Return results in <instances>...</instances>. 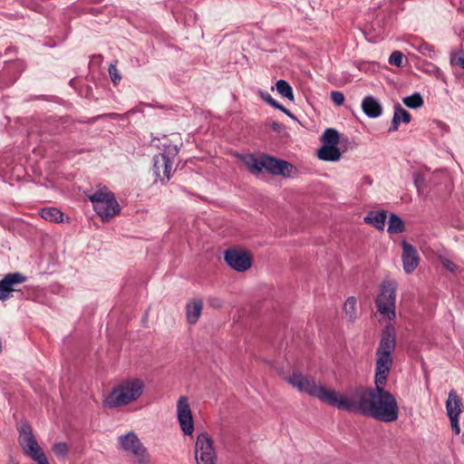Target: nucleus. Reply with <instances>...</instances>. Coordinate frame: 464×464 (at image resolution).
I'll return each mask as SVG.
<instances>
[{
  "label": "nucleus",
  "mask_w": 464,
  "mask_h": 464,
  "mask_svg": "<svg viewBox=\"0 0 464 464\" xmlns=\"http://www.w3.org/2000/svg\"><path fill=\"white\" fill-rule=\"evenodd\" d=\"M395 345V329L391 324L386 325L375 353L374 387L354 386L341 394L317 384L313 378L299 372H293L288 377V382L300 392L317 398L338 410L359 413L383 422L395 421L399 417L398 402L395 396L385 389Z\"/></svg>",
  "instance_id": "f257e3e1"
},
{
  "label": "nucleus",
  "mask_w": 464,
  "mask_h": 464,
  "mask_svg": "<svg viewBox=\"0 0 464 464\" xmlns=\"http://www.w3.org/2000/svg\"><path fill=\"white\" fill-rule=\"evenodd\" d=\"M142 379L129 377L115 385L104 399L108 408H120L137 401L144 392Z\"/></svg>",
  "instance_id": "f03ea898"
},
{
  "label": "nucleus",
  "mask_w": 464,
  "mask_h": 464,
  "mask_svg": "<svg viewBox=\"0 0 464 464\" xmlns=\"http://www.w3.org/2000/svg\"><path fill=\"white\" fill-rule=\"evenodd\" d=\"M88 198L92 203L97 215L103 221L111 220L121 211V207L114 194L105 187L89 195Z\"/></svg>",
  "instance_id": "7ed1b4c3"
},
{
  "label": "nucleus",
  "mask_w": 464,
  "mask_h": 464,
  "mask_svg": "<svg viewBox=\"0 0 464 464\" xmlns=\"http://www.w3.org/2000/svg\"><path fill=\"white\" fill-rule=\"evenodd\" d=\"M118 442L121 450L134 457L136 464L150 463V456L147 449L133 431L120 436Z\"/></svg>",
  "instance_id": "20e7f679"
},
{
  "label": "nucleus",
  "mask_w": 464,
  "mask_h": 464,
  "mask_svg": "<svg viewBox=\"0 0 464 464\" xmlns=\"http://www.w3.org/2000/svg\"><path fill=\"white\" fill-rule=\"evenodd\" d=\"M396 283L386 280L381 285V292L376 299L378 312L389 320L395 318Z\"/></svg>",
  "instance_id": "39448f33"
},
{
  "label": "nucleus",
  "mask_w": 464,
  "mask_h": 464,
  "mask_svg": "<svg viewBox=\"0 0 464 464\" xmlns=\"http://www.w3.org/2000/svg\"><path fill=\"white\" fill-rule=\"evenodd\" d=\"M195 459L197 464H217L218 456L214 440L207 432L198 434L196 439Z\"/></svg>",
  "instance_id": "423d86ee"
},
{
  "label": "nucleus",
  "mask_w": 464,
  "mask_h": 464,
  "mask_svg": "<svg viewBox=\"0 0 464 464\" xmlns=\"http://www.w3.org/2000/svg\"><path fill=\"white\" fill-rule=\"evenodd\" d=\"M20 444L25 454L30 456L38 464H49L43 450L34 439L30 428L23 427L20 430Z\"/></svg>",
  "instance_id": "0eeeda50"
},
{
  "label": "nucleus",
  "mask_w": 464,
  "mask_h": 464,
  "mask_svg": "<svg viewBox=\"0 0 464 464\" xmlns=\"http://www.w3.org/2000/svg\"><path fill=\"white\" fill-rule=\"evenodd\" d=\"M177 417L181 430L185 435H192L194 421L190 406L186 396H181L177 402Z\"/></svg>",
  "instance_id": "6e6552de"
},
{
  "label": "nucleus",
  "mask_w": 464,
  "mask_h": 464,
  "mask_svg": "<svg viewBox=\"0 0 464 464\" xmlns=\"http://www.w3.org/2000/svg\"><path fill=\"white\" fill-rule=\"evenodd\" d=\"M447 415L450 420L452 431L458 435L460 433L459 416L462 412V401L454 390L449 392L446 401Z\"/></svg>",
  "instance_id": "1a4fd4ad"
},
{
  "label": "nucleus",
  "mask_w": 464,
  "mask_h": 464,
  "mask_svg": "<svg viewBox=\"0 0 464 464\" xmlns=\"http://www.w3.org/2000/svg\"><path fill=\"white\" fill-rule=\"evenodd\" d=\"M225 261L233 269L238 272L247 270L252 265L249 255L241 249H228L225 252Z\"/></svg>",
  "instance_id": "9d476101"
},
{
  "label": "nucleus",
  "mask_w": 464,
  "mask_h": 464,
  "mask_svg": "<svg viewBox=\"0 0 464 464\" xmlns=\"http://www.w3.org/2000/svg\"><path fill=\"white\" fill-rule=\"evenodd\" d=\"M263 169H266L273 175H280L283 177H291L295 167L283 160L274 157L263 156Z\"/></svg>",
  "instance_id": "9b49d317"
},
{
  "label": "nucleus",
  "mask_w": 464,
  "mask_h": 464,
  "mask_svg": "<svg viewBox=\"0 0 464 464\" xmlns=\"http://www.w3.org/2000/svg\"><path fill=\"white\" fill-rule=\"evenodd\" d=\"M26 281V276L21 273H10L0 280V300L6 301L10 298L12 292H19L16 285Z\"/></svg>",
  "instance_id": "f8f14e48"
},
{
  "label": "nucleus",
  "mask_w": 464,
  "mask_h": 464,
  "mask_svg": "<svg viewBox=\"0 0 464 464\" xmlns=\"http://www.w3.org/2000/svg\"><path fill=\"white\" fill-rule=\"evenodd\" d=\"M402 264L403 269L407 274L412 273L419 264V256L415 248L407 243L402 241Z\"/></svg>",
  "instance_id": "ddd939ff"
},
{
  "label": "nucleus",
  "mask_w": 464,
  "mask_h": 464,
  "mask_svg": "<svg viewBox=\"0 0 464 464\" xmlns=\"http://www.w3.org/2000/svg\"><path fill=\"white\" fill-rule=\"evenodd\" d=\"M172 162L167 159V156L159 154L154 157L153 173L157 178H160L161 175L167 179L170 178Z\"/></svg>",
  "instance_id": "4468645a"
},
{
  "label": "nucleus",
  "mask_w": 464,
  "mask_h": 464,
  "mask_svg": "<svg viewBox=\"0 0 464 464\" xmlns=\"http://www.w3.org/2000/svg\"><path fill=\"white\" fill-rule=\"evenodd\" d=\"M363 112L370 118H377L382 112L380 102L372 96H366L362 102Z\"/></svg>",
  "instance_id": "2eb2a0df"
},
{
  "label": "nucleus",
  "mask_w": 464,
  "mask_h": 464,
  "mask_svg": "<svg viewBox=\"0 0 464 464\" xmlns=\"http://www.w3.org/2000/svg\"><path fill=\"white\" fill-rule=\"evenodd\" d=\"M203 303L199 299H193L187 304L186 315L189 324H196L201 314Z\"/></svg>",
  "instance_id": "dca6fc26"
},
{
  "label": "nucleus",
  "mask_w": 464,
  "mask_h": 464,
  "mask_svg": "<svg viewBox=\"0 0 464 464\" xmlns=\"http://www.w3.org/2000/svg\"><path fill=\"white\" fill-rule=\"evenodd\" d=\"M387 215L386 211H370L364 218L363 221L366 224L372 225L377 229L382 230L385 226Z\"/></svg>",
  "instance_id": "f3484780"
},
{
  "label": "nucleus",
  "mask_w": 464,
  "mask_h": 464,
  "mask_svg": "<svg viewBox=\"0 0 464 464\" xmlns=\"http://www.w3.org/2000/svg\"><path fill=\"white\" fill-rule=\"evenodd\" d=\"M411 121V114L404 110L399 103L394 107V114L392 121V126L389 131H394L398 130L401 122L409 123Z\"/></svg>",
  "instance_id": "a211bd4d"
},
{
  "label": "nucleus",
  "mask_w": 464,
  "mask_h": 464,
  "mask_svg": "<svg viewBox=\"0 0 464 464\" xmlns=\"http://www.w3.org/2000/svg\"><path fill=\"white\" fill-rule=\"evenodd\" d=\"M410 45L420 53L422 55L428 56L430 58H434L435 56V51L433 49V46L428 44L427 42H424L420 38H411L410 41Z\"/></svg>",
  "instance_id": "6ab92c4d"
},
{
  "label": "nucleus",
  "mask_w": 464,
  "mask_h": 464,
  "mask_svg": "<svg viewBox=\"0 0 464 464\" xmlns=\"http://www.w3.org/2000/svg\"><path fill=\"white\" fill-rule=\"evenodd\" d=\"M317 156L325 161H336L341 158V152L336 146L324 145L318 150Z\"/></svg>",
  "instance_id": "aec40b11"
},
{
  "label": "nucleus",
  "mask_w": 464,
  "mask_h": 464,
  "mask_svg": "<svg viewBox=\"0 0 464 464\" xmlns=\"http://www.w3.org/2000/svg\"><path fill=\"white\" fill-rule=\"evenodd\" d=\"M243 161L251 172L259 173L263 170V156L256 158L254 155H246Z\"/></svg>",
  "instance_id": "412c9836"
},
{
  "label": "nucleus",
  "mask_w": 464,
  "mask_h": 464,
  "mask_svg": "<svg viewBox=\"0 0 464 464\" xmlns=\"http://www.w3.org/2000/svg\"><path fill=\"white\" fill-rule=\"evenodd\" d=\"M63 216V212L56 208H47L41 210V217L46 221L62 222Z\"/></svg>",
  "instance_id": "4be33fe9"
},
{
  "label": "nucleus",
  "mask_w": 464,
  "mask_h": 464,
  "mask_svg": "<svg viewBox=\"0 0 464 464\" xmlns=\"http://www.w3.org/2000/svg\"><path fill=\"white\" fill-rule=\"evenodd\" d=\"M404 230V224L400 217L391 214L388 220V229L390 234H399Z\"/></svg>",
  "instance_id": "5701e85b"
},
{
  "label": "nucleus",
  "mask_w": 464,
  "mask_h": 464,
  "mask_svg": "<svg viewBox=\"0 0 464 464\" xmlns=\"http://www.w3.org/2000/svg\"><path fill=\"white\" fill-rule=\"evenodd\" d=\"M343 310L345 316L350 322H353L357 317V311H356V299L353 296L349 297L344 304H343Z\"/></svg>",
  "instance_id": "b1692460"
},
{
  "label": "nucleus",
  "mask_w": 464,
  "mask_h": 464,
  "mask_svg": "<svg viewBox=\"0 0 464 464\" xmlns=\"http://www.w3.org/2000/svg\"><path fill=\"white\" fill-rule=\"evenodd\" d=\"M277 92L288 99L289 101H294V92L291 85L285 80H278L276 83Z\"/></svg>",
  "instance_id": "393cba45"
},
{
  "label": "nucleus",
  "mask_w": 464,
  "mask_h": 464,
  "mask_svg": "<svg viewBox=\"0 0 464 464\" xmlns=\"http://www.w3.org/2000/svg\"><path fill=\"white\" fill-rule=\"evenodd\" d=\"M339 133L334 129H326L323 134L322 140L324 145L337 146L339 143Z\"/></svg>",
  "instance_id": "a878e982"
},
{
  "label": "nucleus",
  "mask_w": 464,
  "mask_h": 464,
  "mask_svg": "<svg viewBox=\"0 0 464 464\" xmlns=\"http://www.w3.org/2000/svg\"><path fill=\"white\" fill-rule=\"evenodd\" d=\"M402 102L407 107L411 109H418L423 105V99L418 92L403 98Z\"/></svg>",
  "instance_id": "bb28decb"
},
{
  "label": "nucleus",
  "mask_w": 464,
  "mask_h": 464,
  "mask_svg": "<svg viewBox=\"0 0 464 464\" xmlns=\"http://www.w3.org/2000/svg\"><path fill=\"white\" fill-rule=\"evenodd\" d=\"M166 138L163 139V142H161L163 151L160 154L167 156V159L171 160L179 153V148L176 144H170Z\"/></svg>",
  "instance_id": "cd10ccee"
},
{
  "label": "nucleus",
  "mask_w": 464,
  "mask_h": 464,
  "mask_svg": "<svg viewBox=\"0 0 464 464\" xmlns=\"http://www.w3.org/2000/svg\"><path fill=\"white\" fill-rule=\"evenodd\" d=\"M451 63L459 66L464 69V51L459 50L456 53H453L450 57Z\"/></svg>",
  "instance_id": "c85d7f7f"
},
{
  "label": "nucleus",
  "mask_w": 464,
  "mask_h": 464,
  "mask_svg": "<svg viewBox=\"0 0 464 464\" xmlns=\"http://www.w3.org/2000/svg\"><path fill=\"white\" fill-rule=\"evenodd\" d=\"M109 74L114 85H117L121 82V76L115 64L111 63L109 66Z\"/></svg>",
  "instance_id": "c756f323"
},
{
  "label": "nucleus",
  "mask_w": 464,
  "mask_h": 464,
  "mask_svg": "<svg viewBox=\"0 0 464 464\" xmlns=\"http://www.w3.org/2000/svg\"><path fill=\"white\" fill-rule=\"evenodd\" d=\"M402 60H403L402 53L399 51H394L390 55L389 63L392 65L400 67L402 64Z\"/></svg>",
  "instance_id": "7c9ffc66"
},
{
  "label": "nucleus",
  "mask_w": 464,
  "mask_h": 464,
  "mask_svg": "<svg viewBox=\"0 0 464 464\" xmlns=\"http://www.w3.org/2000/svg\"><path fill=\"white\" fill-rule=\"evenodd\" d=\"M261 96L263 100L272 107L276 109H282V105L278 103L269 93H262Z\"/></svg>",
  "instance_id": "2f4dec72"
},
{
  "label": "nucleus",
  "mask_w": 464,
  "mask_h": 464,
  "mask_svg": "<svg viewBox=\"0 0 464 464\" xmlns=\"http://www.w3.org/2000/svg\"><path fill=\"white\" fill-rule=\"evenodd\" d=\"M331 99L336 105H342L344 102V95L341 92L334 91L331 92Z\"/></svg>",
  "instance_id": "473e14b6"
},
{
  "label": "nucleus",
  "mask_w": 464,
  "mask_h": 464,
  "mask_svg": "<svg viewBox=\"0 0 464 464\" xmlns=\"http://www.w3.org/2000/svg\"><path fill=\"white\" fill-rule=\"evenodd\" d=\"M53 450L57 456H64L67 451V446L63 442H59L53 446Z\"/></svg>",
  "instance_id": "72a5a7b5"
},
{
  "label": "nucleus",
  "mask_w": 464,
  "mask_h": 464,
  "mask_svg": "<svg viewBox=\"0 0 464 464\" xmlns=\"http://www.w3.org/2000/svg\"><path fill=\"white\" fill-rule=\"evenodd\" d=\"M442 265L447 270H449L450 272H453L456 268V265L449 259H443Z\"/></svg>",
  "instance_id": "f704fd0d"
},
{
  "label": "nucleus",
  "mask_w": 464,
  "mask_h": 464,
  "mask_svg": "<svg viewBox=\"0 0 464 464\" xmlns=\"http://www.w3.org/2000/svg\"><path fill=\"white\" fill-rule=\"evenodd\" d=\"M430 66L431 67V68H430V72H434V73L435 72H440V69L437 66H435L433 64H430Z\"/></svg>",
  "instance_id": "c9c22d12"
},
{
  "label": "nucleus",
  "mask_w": 464,
  "mask_h": 464,
  "mask_svg": "<svg viewBox=\"0 0 464 464\" xmlns=\"http://www.w3.org/2000/svg\"><path fill=\"white\" fill-rule=\"evenodd\" d=\"M281 111L285 112L286 115H288L289 117L293 118V115L292 113L287 110L285 109L283 105H282V109H279Z\"/></svg>",
  "instance_id": "e433bc0d"
},
{
  "label": "nucleus",
  "mask_w": 464,
  "mask_h": 464,
  "mask_svg": "<svg viewBox=\"0 0 464 464\" xmlns=\"http://www.w3.org/2000/svg\"><path fill=\"white\" fill-rule=\"evenodd\" d=\"M438 125L442 127L445 130L447 129V126L444 123H442V122H438Z\"/></svg>",
  "instance_id": "4c0bfd02"
}]
</instances>
